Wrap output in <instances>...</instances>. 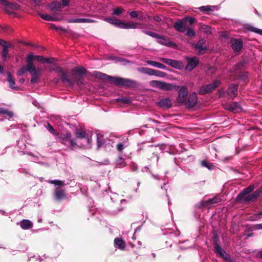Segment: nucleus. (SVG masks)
<instances>
[{
	"instance_id": "1",
	"label": "nucleus",
	"mask_w": 262,
	"mask_h": 262,
	"mask_svg": "<svg viewBox=\"0 0 262 262\" xmlns=\"http://www.w3.org/2000/svg\"><path fill=\"white\" fill-rule=\"evenodd\" d=\"M150 85L153 87L163 91L175 90L178 92L177 102L180 104H184L187 98L188 89L185 85L180 86L158 80H152Z\"/></svg>"
},
{
	"instance_id": "2",
	"label": "nucleus",
	"mask_w": 262,
	"mask_h": 262,
	"mask_svg": "<svg viewBox=\"0 0 262 262\" xmlns=\"http://www.w3.org/2000/svg\"><path fill=\"white\" fill-rule=\"evenodd\" d=\"M92 75L99 79L107 80L111 83L119 86L133 89L138 86V83L136 80L129 78L110 76L98 71H94Z\"/></svg>"
},
{
	"instance_id": "3",
	"label": "nucleus",
	"mask_w": 262,
	"mask_h": 262,
	"mask_svg": "<svg viewBox=\"0 0 262 262\" xmlns=\"http://www.w3.org/2000/svg\"><path fill=\"white\" fill-rule=\"evenodd\" d=\"M254 189V186L253 185H249L239 193L236 199L246 203L255 201L260 196V194L262 193V191L258 189L254 192L250 193Z\"/></svg>"
},
{
	"instance_id": "4",
	"label": "nucleus",
	"mask_w": 262,
	"mask_h": 262,
	"mask_svg": "<svg viewBox=\"0 0 262 262\" xmlns=\"http://www.w3.org/2000/svg\"><path fill=\"white\" fill-rule=\"evenodd\" d=\"M49 183L54 185L56 187L53 190V195L54 199L56 201H60L66 198L65 190L61 188V187L64 186L66 184L64 181L60 180H48L47 181Z\"/></svg>"
},
{
	"instance_id": "5",
	"label": "nucleus",
	"mask_w": 262,
	"mask_h": 262,
	"mask_svg": "<svg viewBox=\"0 0 262 262\" xmlns=\"http://www.w3.org/2000/svg\"><path fill=\"white\" fill-rule=\"evenodd\" d=\"M212 238L213 250L215 254L228 262H233L230 255L221 246L218 235L214 233Z\"/></svg>"
},
{
	"instance_id": "6",
	"label": "nucleus",
	"mask_w": 262,
	"mask_h": 262,
	"mask_svg": "<svg viewBox=\"0 0 262 262\" xmlns=\"http://www.w3.org/2000/svg\"><path fill=\"white\" fill-rule=\"evenodd\" d=\"M58 138L60 142L72 150H75L78 147L75 140L71 139V134L69 132L58 135Z\"/></svg>"
},
{
	"instance_id": "7",
	"label": "nucleus",
	"mask_w": 262,
	"mask_h": 262,
	"mask_svg": "<svg viewBox=\"0 0 262 262\" xmlns=\"http://www.w3.org/2000/svg\"><path fill=\"white\" fill-rule=\"evenodd\" d=\"M221 83V82L220 80L216 79L211 83L201 86L198 91V93L201 95H205L209 93L217 88Z\"/></svg>"
},
{
	"instance_id": "8",
	"label": "nucleus",
	"mask_w": 262,
	"mask_h": 262,
	"mask_svg": "<svg viewBox=\"0 0 262 262\" xmlns=\"http://www.w3.org/2000/svg\"><path fill=\"white\" fill-rule=\"evenodd\" d=\"M185 59L187 61L185 67V70L187 71H192L199 63V59L196 56H186L185 57Z\"/></svg>"
},
{
	"instance_id": "9",
	"label": "nucleus",
	"mask_w": 262,
	"mask_h": 262,
	"mask_svg": "<svg viewBox=\"0 0 262 262\" xmlns=\"http://www.w3.org/2000/svg\"><path fill=\"white\" fill-rule=\"evenodd\" d=\"M198 102L197 95L195 92L192 93L187 98L185 104V106L187 108H192L194 107Z\"/></svg>"
},
{
	"instance_id": "10",
	"label": "nucleus",
	"mask_w": 262,
	"mask_h": 262,
	"mask_svg": "<svg viewBox=\"0 0 262 262\" xmlns=\"http://www.w3.org/2000/svg\"><path fill=\"white\" fill-rule=\"evenodd\" d=\"M28 71L31 76L30 83L32 84H35L38 80L40 74V71H37L34 65L28 67Z\"/></svg>"
},
{
	"instance_id": "11",
	"label": "nucleus",
	"mask_w": 262,
	"mask_h": 262,
	"mask_svg": "<svg viewBox=\"0 0 262 262\" xmlns=\"http://www.w3.org/2000/svg\"><path fill=\"white\" fill-rule=\"evenodd\" d=\"M238 85L232 83L229 85L226 91V94L230 99H233L237 95Z\"/></svg>"
},
{
	"instance_id": "12",
	"label": "nucleus",
	"mask_w": 262,
	"mask_h": 262,
	"mask_svg": "<svg viewBox=\"0 0 262 262\" xmlns=\"http://www.w3.org/2000/svg\"><path fill=\"white\" fill-rule=\"evenodd\" d=\"M72 72L79 76V77L76 76L74 77L75 80L77 82V84L82 83V80L80 76L86 73V69L83 67H76L73 69Z\"/></svg>"
},
{
	"instance_id": "13",
	"label": "nucleus",
	"mask_w": 262,
	"mask_h": 262,
	"mask_svg": "<svg viewBox=\"0 0 262 262\" xmlns=\"http://www.w3.org/2000/svg\"><path fill=\"white\" fill-rule=\"evenodd\" d=\"M231 46L234 52H240L243 47V42L242 39L238 38H232Z\"/></svg>"
},
{
	"instance_id": "14",
	"label": "nucleus",
	"mask_w": 262,
	"mask_h": 262,
	"mask_svg": "<svg viewBox=\"0 0 262 262\" xmlns=\"http://www.w3.org/2000/svg\"><path fill=\"white\" fill-rule=\"evenodd\" d=\"M96 136L97 147L98 148L100 147H106L107 144H110V140L107 139H105L101 133H97Z\"/></svg>"
},
{
	"instance_id": "15",
	"label": "nucleus",
	"mask_w": 262,
	"mask_h": 262,
	"mask_svg": "<svg viewBox=\"0 0 262 262\" xmlns=\"http://www.w3.org/2000/svg\"><path fill=\"white\" fill-rule=\"evenodd\" d=\"M157 39H159L158 42L162 45L172 48H176L177 46L174 42L170 40L167 37L161 35V37H157Z\"/></svg>"
},
{
	"instance_id": "16",
	"label": "nucleus",
	"mask_w": 262,
	"mask_h": 262,
	"mask_svg": "<svg viewBox=\"0 0 262 262\" xmlns=\"http://www.w3.org/2000/svg\"><path fill=\"white\" fill-rule=\"evenodd\" d=\"M157 104L160 107L164 109H168L171 107L172 102L170 98L168 97L163 98L157 102Z\"/></svg>"
},
{
	"instance_id": "17",
	"label": "nucleus",
	"mask_w": 262,
	"mask_h": 262,
	"mask_svg": "<svg viewBox=\"0 0 262 262\" xmlns=\"http://www.w3.org/2000/svg\"><path fill=\"white\" fill-rule=\"evenodd\" d=\"M220 5L216 6H203L199 8L201 11L205 12L206 14L210 15L212 14V12L214 11H218L220 9Z\"/></svg>"
},
{
	"instance_id": "18",
	"label": "nucleus",
	"mask_w": 262,
	"mask_h": 262,
	"mask_svg": "<svg viewBox=\"0 0 262 262\" xmlns=\"http://www.w3.org/2000/svg\"><path fill=\"white\" fill-rule=\"evenodd\" d=\"M194 48L199 50V54L200 55L203 54L204 52L202 51L207 50L206 40L203 38L199 39L195 44Z\"/></svg>"
},
{
	"instance_id": "19",
	"label": "nucleus",
	"mask_w": 262,
	"mask_h": 262,
	"mask_svg": "<svg viewBox=\"0 0 262 262\" xmlns=\"http://www.w3.org/2000/svg\"><path fill=\"white\" fill-rule=\"evenodd\" d=\"M75 134L77 138L84 139L86 141L87 144L84 145L83 146L88 147L90 145L91 140L84 131L77 129L75 130Z\"/></svg>"
},
{
	"instance_id": "20",
	"label": "nucleus",
	"mask_w": 262,
	"mask_h": 262,
	"mask_svg": "<svg viewBox=\"0 0 262 262\" xmlns=\"http://www.w3.org/2000/svg\"><path fill=\"white\" fill-rule=\"evenodd\" d=\"M69 23H94L96 20L91 18H72L67 20Z\"/></svg>"
},
{
	"instance_id": "21",
	"label": "nucleus",
	"mask_w": 262,
	"mask_h": 262,
	"mask_svg": "<svg viewBox=\"0 0 262 262\" xmlns=\"http://www.w3.org/2000/svg\"><path fill=\"white\" fill-rule=\"evenodd\" d=\"M174 29L179 32L184 33L186 30V27L185 23L181 19L176 21L173 24Z\"/></svg>"
},
{
	"instance_id": "22",
	"label": "nucleus",
	"mask_w": 262,
	"mask_h": 262,
	"mask_svg": "<svg viewBox=\"0 0 262 262\" xmlns=\"http://www.w3.org/2000/svg\"><path fill=\"white\" fill-rule=\"evenodd\" d=\"M61 4L56 1H53L48 5V8L51 11L54 13L60 12L61 11Z\"/></svg>"
},
{
	"instance_id": "23",
	"label": "nucleus",
	"mask_w": 262,
	"mask_h": 262,
	"mask_svg": "<svg viewBox=\"0 0 262 262\" xmlns=\"http://www.w3.org/2000/svg\"><path fill=\"white\" fill-rule=\"evenodd\" d=\"M228 109L231 112L234 113H237L242 111V107L240 104L237 102H230L228 105Z\"/></svg>"
},
{
	"instance_id": "24",
	"label": "nucleus",
	"mask_w": 262,
	"mask_h": 262,
	"mask_svg": "<svg viewBox=\"0 0 262 262\" xmlns=\"http://www.w3.org/2000/svg\"><path fill=\"white\" fill-rule=\"evenodd\" d=\"M3 47V50L2 52V58L3 61L7 60V55L9 52L8 48H12V45L11 43H8L7 42L3 45H1Z\"/></svg>"
},
{
	"instance_id": "25",
	"label": "nucleus",
	"mask_w": 262,
	"mask_h": 262,
	"mask_svg": "<svg viewBox=\"0 0 262 262\" xmlns=\"http://www.w3.org/2000/svg\"><path fill=\"white\" fill-rule=\"evenodd\" d=\"M20 227L24 230L31 229L33 227V223L29 220L24 219L19 222Z\"/></svg>"
},
{
	"instance_id": "26",
	"label": "nucleus",
	"mask_w": 262,
	"mask_h": 262,
	"mask_svg": "<svg viewBox=\"0 0 262 262\" xmlns=\"http://www.w3.org/2000/svg\"><path fill=\"white\" fill-rule=\"evenodd\" d=\"M221 201V199L218 197H213L208 199L207 201H205L202 202V206L203 207H207V206L219 203Z\"/></svg>"
},
{
	"instance_id": "27",
	"label": "nucleus",
	"mask_w": 262,
	"mask_h": 262,
	"mask_svg": "<svg viewBox=\"0 0 262 262\" xmlns=\"http://www.w3.org/2000/svg\"><path fill=\"white\" fill-rule=\"evenodd\" d=\"M104 20L105 21L111 24H113L119 28H120V26H121L120 25V23H122V21L121 20H120L119 19H117L113 17H111V16L106 17L104 19Z\"/></svg>"
},
{
	"instance_id": "28",
	"label": "nucleus",
	"mask_w": 262,
	"mask_h": 262,
	"mask_svg": "<svg viewBox=\"0 0 262 262\" xmlns=\"http://www.w3.org/2000/svg\"><path fill=\"white\" fill-rule=\"evenodd\" d=\"M127 165L125 161V159L122 157H119L117 158L115 162V166L116 168H123Z\"/></svg>"
},
{
	"instance_id": "29",
	"label": "nucleus",
	"mask_w": 262,
	"mask_h": 262,
	"mask_svg": "<svg viewBox=\"0 0 262 262\" xmlns=\"http://www.w3.org/2000/svg\"><path fill=\"white\" fill-rule=\"evenodd\" d=\"M114 246L119 249L123 250L125 248V242L120 238L117 237L114 239Z\"/></svg>"
},
{
	"instance_id": "30",
	"label": "nucleus",
	"mask_w": 262,
	"mask_h": 262,
	"mask_svg": "<svg viewBox=\"0 0 262 262\" xmlns=\"http://www.w3.org/2000/svg\"><path fill=\"white\" fill-rule=\"evenodd\" d=\"M147 63L150 66H151L154 67H156V68H158L159 69H161L162 70H166L167 69V67L165 65H164L162 63H161L159 62H157V61H153V60H147Z\"/></svg>"
},
{
	"instance_id": "31",
	"label": "nucleus",
	"mask_w": 262,
	"mask_h": 262,
	"mask_svg": "<svg viewBox=\"0 0 262 262\" xmlns=\"http://www.w3.org/2000/svg\"><path fill=\"white\" fill-rule=\"evenodd\" d=\"M138 23H124L122 21V23H120L121 25L120 26V28L128 29H136L137 28Z\"/></svg>"
},
{
	"instance_id": "32",
	"label": "nucleus",
	"mask_w": 262,
	"mask_h": 262,
	"mask_svg": "<svg viewBox=\"0 0 262 262\" xmlns=\"http://www.w3.org/2000/svg\"><path fill=\"white\" fill-rule=\"evenodd\" d=\"M8 81L9 84V86L11 89L14 90H18L19 89L18 86H15V82L10 73H8Z\"/></svg>"
},
{
	"instance_id": "33",
	"label": "nucleus",
	"mask_w": 262,
	"mask_h": 262,
	"mask_svg": "<svg viewBox=\"0 0 262 262\" xmlns=\"http://www.w3.org/2000/svg\"><path fill=\"white\" fill-rule=\"evenodd\" d=\"M60 79L62 83H68L70 85L72 86L74 85V82L72 79L68 78L67 74L64 72L61 75Z\"/></svg>"
},
{
	"instance_id": "34",
	"label": "nucleus",
	"mask_w": 262,
	"mask_h": 262,
	"mask_svg": "<svg viewBox=\"0 0 262 262\" xmlns=\"http://www.w3.org/2000/svg\"><path fill=\"white\" fill-rule=\"evenodd\" d=\"M155 69H150L149 68H140L138 69V71L141 73L146 74L148 75H154Z\"/></svg>"
},
{
	"instance_id": "35",
	"label": "nucleus",
	"mask_w": 262,
	"mask_h": 262,
	"mask_svg": "<svg viewBox=\"0 0 262 262\" xmlns=\"http://www.w3.org/2000/svg\"><path fill=\"white\" fill-rule=\"evenodd\" d=\"M236 77L238 79L245 81L248 79L249 73L247 72H240L237 74Z\"/></svg>"
},
{
	"instance_id": "36",
	"label": "nucleus",
	"mask_w": 262,
	"mask_h": 262,
	"mask_svg": "<svg viewBox=\"0 0 262 262\" xmlns=\"http://www.w3.org/2000/svg\"><path fill=\"white\" fill-rule=\"evenodd\" d=\"M171 67L178 70H182L184 68V65L181 61L174 59H173Z\"/></svg>"
},
{
	"instance_id": "37",
	"label": "nucleus",
	"mask_w": 262,
	"mask_h": 262,
	"mask_svg": "<svg viewBox=\"0 0 262 262\" xmlns=\"http://www.w3.org/2000/svg\"><path fill=\"white\" fill-rule=\"evenodd\" d=\"M114 60L116 62H120L122 65H126L128 63H131L129 60L122 57H115Z\"/></svg>"
},
{
	"instance_id": "38",
	"label": "nucleus",
	"mask_w": 262,
	"mask_h": 262,
	"mask_svg": "<svg viewBox=\"0 0 262 262\" xmlns=\"http://www.w3.org/2000/svg\"><path fill=\"white\" fill-rule=\"evenodd\" d=\"M35 56L33 54L30 53L27 55L26 62L28 67L34 66L33 60H35Z\"/></svg>"
},
{
	"instance_id": "39",
	"label": "nucleus",
	"mask_w": 262,
	"mask_h": 262,
	"mask_svg": "<svg viewBox=\"0 0 262 262\" xmlns=\"http://www.w3.org/2000/svg\"><path fill=\"white\" fill-rule=\"evenodd\" d=\"M142 32L148 36H150L153 38H157V37H161V35L151 31L146 30H142Z\"/></svg>"
},
{
	"instance_id": "40",
	"label": "nucleus",
	"mask_w": 262,
	"mask_h": 262,
	"mask_svg": "<svg viewBox=\"0 0 262 262\" xmlns=\"http://www.w3.org/2000/svg\"><path fill=\"white\" fill-rule=\"evenodd\" d=\"M0 114L3 115H7L8 117L11 118L13 116V113L11 111H9L7 109L4 108H0Z\"/></svg>"
},
{
	"instance_id": "41",
	"label": "nucleus",
	"mask_w": 262,
	"mask_h": 262,
	"mask_svg": "<svg viewBox=\"0 0 262 262\" xmlns=\"http://www.w3.org/2000/svg\"><path fill=\"white\" fill-rule=\"evenodd\" d=\"M201 29L202 31L206 34H211L212 33L211 28L210 26L207 25H203L201 26Z\"/></svg>"
},
{
	"instance_id": "42",
	"label": "nucleus",
	"mask_w": 262,
	"mask_h": 262,
	"mask_svg": "<svg viewBox=\"0 0 262 262\" xmlns=\"http://www.w3.org/2000/svg\"><path fill=\"white\" fill-rule=\"evenodd\" d=\"M262 218V210L250 217V220L252 221H256Z\"/></svg>"
},
{
	"instance_id": "43",
	"label": "nucleus",
	"mask_w": 262,
	"mask_h": 262,
	"mask_svg": "<svg viewBox=\"0 0 262 262\" xmlns=\"http://www.w3.org/2000/svg\"><path fill=\"white\" fill-rule=\"evenodd\" d=\"M180 234V231L177 230L173 232L169 231L166 234L168 237L170 239H172L173 237H176L179 236Z\"/></svg>"
},
{
	"instance_id": "44",
	"label": "nucleus",
	"mask_w": 262,
	"mask_h": 262,
	"mask_svg": "<svg viewBox=\"0 0 262 262\" xmlns=\"http://www.w3.org/2000/svg\"><path fill=\"white\" fill-rule=\"evenodd\" d=\"M201 166L206 167L209 170L213 169L214 165L212 163L208 162L206 160H203L201 162Z\"/></svg>"
},
{
	"instance_id": "45",
	"label": "nucleus",
	"mask_w": 262,
	"mask_h": 262,
	"mask_svg": "<svg viewBox=\"0 0 262 262\" xmlns=\"http://www.w3.org/2000/svg\"><path fill=\"white\" fill-rule=\"evenodd\" d=\"M247 63V61L246 60H243L241 61L240 62H238L234 67L235 70H241L243 67H245L246 64Z\"/></svg>"
},
{
	"instance_id": "46",
	"label": "nucleus",
	"mask_w": 262,
	"mask_h": 262,
	"mask_svg": "<svg viewBox=\"0 0 262 262\" xmlns=\"http://www.w3.org/2000/svg\"><path fill=\"white\" fill-rule=\"evenodd\" d=\"M118 102H121L123 104H129L131 103V100L127 97H121L116 99Z\"/></svg>"
},
{
	"instance_id": "47",
	"label": "nucleus",
	"mask_w": 262,
	"mask_h": 262,
	"mask_svg": "<svg viewBox=\"0 0 262 262\" xmlns=\"http://www.w3.org/2000/svg\"><path fill=\"white\" fill-rule=\"evenodd\" d=\"M28 66L27 64V66H23L17 72V75L18 76H21L24 74L27 71H28Z\"/></svg>"
},
{
	"instance_id": "48",
	"label": "nucleus",
	"mask_w": 262,
	"mask_h": 262,
	"mask_svg": "<svg viewBox=\"0 0 262 262\" xmlns=\"http://www.w3.org/2000/svg\"><path fill=\"white\" fill-rule=\"evenodd\" d=\"M166 75L167 74L164 72L157 70H155L154 76H156L158 77L164 78L166 76Z\"/></svg>"
},
{
	"instance_id": "49",
	"label": "nucleus",
	"mask_w": 262,
	"mask_h": 262,
	"mask_svg": "<svg viewBox=\"0 0 262 262\" xmlns=\"http://www.w3.org/2000/svg\"><path fill=\"white\" fill-rule=\"evenodd\" d=\"M38 15L43 20L47 21H51L52 20V16L49 14H43L40 13H38Z\"/></svg>"
},
{
	"instance_id": "50",
	"label": "nucleus",
	"mask_w": 262,
	"mask_h": 262,
	"mask_svg": "<svg viewBox=\"0 0 262 262\" xmlns=\"http://www.w3.org/2000/svg\"><path fill=\"white\" fill-rule=\"evenodd\" d=\"M186 35L189 37H192L195 35V31L193 29H192L190 28H186Z\"/></svg>"
},
{
	"instance_id": "51",
	"label": "nucleus",
	"mask_w": 262,
	"mask_h": 262,
	"mask_svg": "<svg viewBox=\"0 0 262 262\" xmlns=\"http://www.w3.org/2000/svg\"><path fill=\"white\" fill-rule=\"evenodd\" d=\"M247 29L249 31L254 32H255V33H257L262 35V30L261 29H258L257 28H255L253 26H249V27H248Z\"/></svg>"
},
{
	"instance_id": "52",
	"label": "nucleus",
	"mask_w": 262,
	"mask_h": 262,
	"mask_svg": "<svg viewBox=\"0 0 262 262\" xmlns=\"http://www.w3.org/2000/svg\"><path fill=\"white\" fill-rule=\"evenodd\" d=\"M124 11V10L121 7H117L116 8H114L113 10V14L115 15H119L120 14L122 13Z\"/></svg>"
},
{
	"instance_id": "53",
	"label": "nucleus",
	"mask_w": 262,
	"mask_h": 262,
	"mask_svg": "<svg viewBox=\"0 0 262 262\" xmlns=\"http://www.w3.org/2000/svg\"><path fill=\"white\" fill-rule=\"evenodd\" d=\"M146 18L148 19H151V17L147 14H144L143 13H141L139 14V16L138 17L139 20H146Z\"/></svg>"
},
{
	"instance_id": "54",
	"label": "nucleus",
	"mask_w": 262,
	"mask_h": 262,
	"mask_svg": "<svg viewBox=\"0 0 262 262\" xmlns=\"http://www.w3.org/2000/svg\"><path fill=\"white\" fill-rule=\"evenodd\" d=\"M160 60L164 63L171 67L173 59L166 58H161Z\"/></svg>"
},
{
	"instance_id": "55",
	"label": "nucleus",
	"mask_w": 262,
	"mask_h": 262,
	"mask_svg": "<svg viewBox=\"0 0 262 262\" xmlns=\"http://www.w3.org/2000/svg\"><path fill=\"white\" fill-rule=\"evenodd\" d=\"M56 61V59L55 58H46L44 57L43 63H53L54 62Z\"/></svg>"
},
{
	"instance_id": "56",
	"label": "nucleus",
	"mask_w": 262,
	"mask_h": 262,
	"mask_svg": "<svg viewBox=\"0 0 262 262\" xmlns=\"http://www.w3.org/2000/svg\"><path fill=\"white\" fill-rule=\"evenodd\" d=\"M184 19L188 22L189 23L190 25H192L193 24H194L195 21V18L193 17H191V16H187V17H185L184 18Z\"/></svg>"
},
{
	"instance_id": "57",
	"label": "nucleus",
	"mask_w": 262,
	"mask_h": 262,
	"mask_svg": "<svg viewBox=\"0 0 262 262\" xmlns=\"http://www.w3.org/2000/svg\"><path fill=\"white\" fill-rule=\"evenodd\" d=\"M54 66L55 67V71L57 73L61 74V75L64 72L63 69L61 67L57 66L56 64H54Z\"/></svg>"
},
{
	"instance_id": "58",
	"label": "nucleus",
	"mask_w": 262,
	"mask_h": 262,
	"mask_svg": "<svg viewBox=\"0 0 262 262\" xmlns=\"http://www.w3.org/2000/svg\"><path fill=\"white\" fill-rule=\"evenodd\" d=\"M0 4L6 7H9L11 5V3L7 0H0Z\"/></svg>"
},
{
	"instance_id": "59",
	"label": "nucleus",
	"mask_w": 262,
	"mask_h": 262,
	"mask_svg": "<svg viewBox=\"0 0 262 262\" xmlns=\"http://www.w3.org/2000/svg\"><path fill=\"white\" fill-rule=\"evenodd\" d=\"M129 166L132 171L138 170V165L134 162H131L129 164Z\"/></svg>"
},
{
	"instance_id": "60",
	"label": "nucleus",
	"mask_w": 262,
	"mask_h": 262,
	"mask_svg": "<svg viewBox=\"0 0 262 262\" xmlns=\"http://www.w3.org/2000/svg\"><path fill=\"white\" fill-rule=\"evenodd\" d=\"M142 171L143 172H148L149 173H151L152 177L154 178V179H158L157 178V176L154 174L153 173H151V171L149 169L148 167L147 166H145L143 168Z\"/></svg>"
},
{
	"instance_id": "61",
	"label": "nucleus",
	"mask_w": 262,
	"mask_h": 262,
	"mask_svg": "<svg viewBox=\"0 0 262 262\" xmlns=\"http://www.w3.org/2000/svg\"><path fill=\"white\" fill-rule=\"evenodd\" d=\"M125 148L124 145L122 143H119L116 146V148L118 151H122Z\"/></svg>"
},
{
	"instance_id": "62",
	"label": "nucleus",
	"mask_w": 262,
	"mask_h": 262,
	"mask_svg": "<svg viewBox=\"0 0 262 262\" xmlns=\"http://www.w3.org/2000/svg\"><path fill=\"white\" fill-rule=\"evenodd\" d=\"M50 28L56 30H61V31H64V29L63 28H62V27H61L60 26H59V27L56 26H55L53 24H50Z\"/></svg>"
},
{
	"instance_id": "63",
	"label": "nucleus",
	"mask_w": 262,
	"mask_h": 262,
	"mask_svg": "<svg viewBox=\"0 0 262 262\" xmlns=\"http://www.w3.org/2000/svg\"><path fill=\"white\" fill-rule=\"evenodd\" d=\"M43 59L44 57L42 55H35V60L41 62V63H43Z\"/></svg>"
},
{
	"instance_id": "64",
	"label": "nucleus",
	"mask_w": 262,
	"mask_h": 262,
	"mask_svg": "<svg viewBox=\"0 0 262 262\" xmlns=\"http://www.w3.org/2000/svg\"><path fill=\"white\" fill-rule=\"evenodd\" d=\"M129 15H130V17L132 18H138V17L139 16V14H138V13L136 11H133L130 12L129 13Z\"/></svg>"
}]
</instances>
